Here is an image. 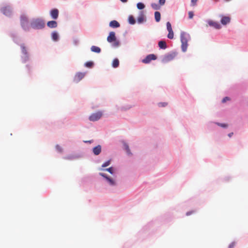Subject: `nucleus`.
<instances>
[{
  "instance_id": "1",
  "label": "nucleus",
  "mask_w": 248,
  "mask_h": 248,
  "mask_svg": "<svg viewBox=\"0 0 248 248\" xmlns=\"http://www.w3.org/2000/svg\"><path fill=\"white\" fill-rule=\"evenodd\" d=\"M181 42L182 43V49L183 52H186L187 47V42L190 38L189 35L185 32H182L181 33Z\"/></svg>"
},
{
  "instance_id": "2",
  "label": "nucleus",
  "mask_w": 248,
  "mask_h": 248,
  "mask_svg": "<svg viewBox=\"0 0 248 248\" xmlns=\"http://www.w3.org/2000/svg\"><path fill=\"white\" fill-rule=\"evenodd\" d=\"M31 25L32 28L35 29H42L45 26V24L44 21L40 18L33 19L31 22Z\"/></svg>"
},
{
  "instance_id": "3",
  "label": "nucleus",
  "mask_w": 248,
  "mask_h": 248,
  "mask_svg": "<svg viewBox=\"0 0 248 248\" xmlns=\"http://www.w3.org/2000/svg\"><path fill=\"white\" fill-rule=\"evenodd\" d=\"M107 41L109 43L114 42V46H118L119 45V43L116 40L115 32L111 31L109 33V35L107 37Z\"/></svg>"
},
{
  "instance_id": "4",
  "label": "nucleus",
  "mask_w": 248,
  "mask_h": 248,
  "mask_svg": "<svg viewBox=\"0 0 248 248\" xmlns=\"http://www.w3.org/2000/svg\"><path fill=\"white\" fill-rule=\"evenodd\" d=\"M103 113L101 111H98L93 113L89 117L90 121L94 122L99 120L102 117Z\"/></svg>"
},
{
  "instance_id": "5",
  "label": "nucleus",
  "mask_w": 248,
  "mask_h": 248,
  "mask_svg": "<svg viewBox=\"0 0 248 248\" xmlns=\"http://www.w3.org/2000/svg\"><path fill=\"white\" fill-rule=\"evenodd\" d=\"M21 48V52L24 55L23 57V60L24 62H26L27 60H29V54L27 52V48L26 47L24 44H22L20 46Z\"/></svg>"
},
{
  "instance_id": "6",
  "label": "nucleus",
  "mask_w": 248,
  "mask_h": 248,
  "mask_svg": "<svg viewBox=\"0 0 248 248\" xmlns=\"http://www.w3.org/2000/svg\"><path fill=\"white\" fill-rule=\"evenodd\" d=\"M21 24L25 30L29 29L28 19L25 16L23 15L21 16Z\"/></svg>"
},
{
  "instance_id": "7",
  "label": "nucleus",
  "mask_w": 248,
  "mask_h": 248,
  "mask_svg": "<svg viewBox=\"0 0 248 248\" xmlns=\"http://www.w3.org/2000/svg\"><path fill=\"white\" fill-rule=\"evenodd\" d=\"M156 57L154 54H149L147 55L146 58L142 60V62L144 63H149L152 60H155L156 59Z\"/></svg>"
},
{
  "instance_id": "8",
  "label": "nucleus",
  "mask_w": 248,
  "mask_h": 248,
  "mask_svg": "<svg viewBox=\"0 0 248 248\" xmlns=\"http://www.w3.org/2000/svg\"><path fill=\"white\" fill-rule=\"evenodd\" d=\"M85 73L82 72L77 73L75 77H74V81L76 82H78L80 81L85 76Z\"/></svg>"
},
{
  "instance_id": "9",
  "label": "nucleus",
  "mask_w": 248,
  "mask_h": 248,
  "mask_svg": "<svg viewBox=\"0 0 248 248\" xmlns=\"http://www.w3.org/2000/svg\"><path fill=\"white\" fill-rule=\"evenodd\" d=\"M2 13L6 16H9L11 14V9L10 7L6 6L2 8L1 10Z\"/></svg>"
},
{
  "instance_id": "10",
  "label": "nucleus",
  "mask_w": 248,
  "mask_h": 248,
  "mask_svg": "<svg viewBox=\"0 0 248 248\" xmlns=\"http://www.w3.org/2000/svg\"><path fill=\"white\" fill-rule=\"evenodd\" d=\"M175 53H172L166 55L164 58V61L165 62H168L172 60L175 57Z\"/></svg>"
},
{
  "instance_id": "11",
  "label": "nucleus",
  "mask_w": 248,
  "mask_h": 248,
  "mask_svg": "<svg viewBox=\"0 0 248 248\" xmlns=\"http://www.w3.org/2000/svg\"><path fill=\"white\" fill-rule=\"evenodd\" d=\"M50 15L53 19H57L59 16V11L57 9H53L50 11Z\"/></svg>"
},
{
  "instance_id": "12",
  "label": "nucleus",
  "mask_w": 248,
  "mask_h": 248,
  "mask_svg": "<svg viewBox=\"0 0 248 248\" xmlns=\"http://www.w3.org/2000/svg\"><path fill=\"white\" fill-rule=\"evenodd\" d=\"M208 24L210 26H212L216 29H219L221 28L220 25L217 22L210 20L208 21Z\"/></svg>"
},
{
  "instance_id": "13",
  "label": "nucleus",
  "mask_w": 248,
  "mask_h": 248,
  "mask_svg": "<svg viewBox=\"0 0 248 248\" xmlns=\"http://www.w3.org/2000/svg\"><path fill=\"white\" fill-rule=\"evenodd\" d=\"M230 20L229 16H222L220 21L222 24L225 25L230 22Z\"/></svg>"
},
{
  "instance_id": "14",
  "label": "nucleus",
  "mask_w": 248,
  "mask_h": 248,
  "mask_svg": "<svg viewBox=\"0 0 248 248\" xmlns=\"http://www.w3.org/2000/svg\"><path fill=\"white\" fill-rule=\"evenodd\" d=\"M47 26L50 28H55L57 27V23L55 21H50L47 23Z\"/></svg>"
},
{
  "instance_id": "15",
  "label": "nucleus",
  "mask_w": 248,
  "mask_h": 248,
  "mask_svg": "<svg viewBox=\"0 0 248 248\" xmlns=\"http://www.w3.org/2000/svg\"><path fill=\"white\" fill-rule=\"evenodd\" d=\"M120 26V24L116 20H112L109 23V26L111 28H118Z\"/></svg>"
},
{
  "instance_id": "16",
  "label": "nucleus",
  "mask_w": 248,
  "mask_h": 248,
  "mask_svg": "<svg viewBox=\"0 0 248 248\" xmlns=\"http://www.w3.org/2000/svg\"><path fill=\"white\" fill-rule=\"evenodd\" d=\"M101 151V147L98 145L93 148V152L95 155H98Z\"/></svg>"
},
{
  "instance_id": "17",
  "label": "nucleus",
  "mask_w": 248,
  "mask_h": 248,
  "mask_svg": "<svg viewBox=\"0 0 248 248\" xmlns=\"http://www.w3.org/2000/svg\"><path fill=\"white\" fill-rule=\"evenodd\" d=\"M158 46L161 49H165L167 48V44L164 41H160L158 42Z\"/></svg>"
},
{
  "instance_id": "18",
  "label": "nucleus",
  "mask_w": 248,
  "mask_h": 248,
  "mask_svg": "<svg viewBox=\"0 0 248 248\" xmlns=\"http://www.w3.org/2000/svg\"><path fill=\"white\" fill-rule=\"evenodd\" d=\"M91 50L92 51L97 53H99L101 52V49L99 47L95 46H93L91 48Z\"/></svg>"
},
{
  "instance_id": "19",
  "label": "nucleus",
  "mask_w": 248,
  "mask_h": 248,
  "mask_svg": "<svg viewBox=\"0 0 248 248\" xmlns=\"http://www.w3.org/2000/svg\"><path fill=\"white\" fill-rule=\"evenodd\" d=\"M51 37L54 41H57L59 39V35L57 32L53 31L51 33Z\"/></svg>"
},
{
  "instance_id": "20",
  "label": "nucleus",
  "mask_w": 248,
  "mask_h": 248,
  "mask_svg": "<svg viewBox=\"0 0 248 248\" xmlns=\"http://www.w3.org/2000/svg\"><path fill=\"white\" fill-rule=\"evenodd\" d=\"M155 18L156 22H159L160 20L161 15L159 12H155Z\"/></svg>"
},
{
  "instance_id": "21",
  "label": "nucleus",
  "mask_w": 248,
  "mask_h": 248,
  "mask_svg": "<svg viewBox=\"0 0 248 248\" xmlns=\"http://www.w3.org/2000/svg\"><path fill=\"white\" fill-rule=\"evenodd\" d=\"M138 22L139 23H141L144 20V16L143 13H141L138 17Z\"/></svg>"
},
{
  "instance_id": "22",
  "label": "nucleus",
  "mask_w": 248,
  "mask_h": 248,
  "mask_svg": "<svg viewBox=\"0 0 248 248\" xmlns=\"http://www.w3.org/2000/svg\"><path fill=\"white\" fill-rule=\"evenodd\" d=\"M119 65V61L118 59H115L112 62V66L114 68H117Z\"/></svg>"
},
{
  "instance_id": "23",
  "label": "nucleus",
  "mask_w": 248,
  "mask_h": 248,
  "mask_svg": "<svg viewBox=\"0 0 248 248\" xmlns=\"http://www.w3.org/2000/svg\"><path fill=\"white\" fill-rule=\"evenodd\" d=\"M129 23L131 24H134L135 23V20L132 16H130L128 17Z\"/></svg>"
},
{
  "instance_id": "24",
  "label": "nucleus",
  "mask_w": 248,
  "mask_h": 248,
  "mask_svg": "<svg viewBox=\"0 0 248 248\" xmlns=\"http://www.w3.org/2000/svg\"><path fill=\"white\" fill-rule=\"evenodd\" d=\"M137 7L138 9L140 10H142L145 8V5L143 3L141 2H139L137 4Z\"/></svg>"
},
{
  "instance_id": "25",
  "label": "nucleus",
  "mask_w": 248,
  "mask_h": 248,
  "mask_svg": "<svg viewBox=\"0 0 248 248\" xmlns=\"http://www.w3.org/2000/svg\"><path fill=\"white\" fill-rule=\"evenodd\" d=\"M107 180L108 182V183H109V184L110 185L114 186L115 185V182L114 180H113L112 179H111L109 177H108V178H107Z\"/></svg>"
},
{
  "instance_id": "26",
  "label": "nucleus",
  "mask_w": 248,
  "mask_h": 248,
  "mask_svg": "<svg viewBox=\"0 0 248 248\" xmlns=\"http://www.w3.org/2000/svg\"><path fill=\"white\" fill-rule=\"evenodd\" d=\"M151 6L154 10H158L160 8V6L157 4L155 3H152Z\"/></svg>"
},
{
  "instance_id": "27",
  "label": "nucleus",
  "mask_w": 248,
  "mask_h": 248,
  "mask_svg": "<svg viewBox=\"0 0 248 248\" xmlns=\"http://www.w3.org/2000/svg\"><path fill=\"white\" fill-rule=\"evenodd\" d=\"M93 63L92 62H88L85 63V66L88 68H91L93 67Z\"/></svg>"
},
{
  "instance_id": "28",
  "label": "nucleus",
  "mask_w": 248,
  "mask_h": 248,
  "mask_svg": "<svg viewBox=\"0 0 248 248\" xmlns=\"http://www.w3.org/2000/svg\"><path fill=\"white\" fill-rule=\"evenodd\" d=\"M169 31V33L168 34V37L170 39H172L173 38V31Z\"/></svg>"
},
{
  "instance_id": "29",
  "label": "nucleus",
  "mask_w": 248,
  "mask_h": 248,
  "mask_svg": "<svg viewBox=\"0 0 248 248\" xmlns=\"http://www.w3.org/2000/svg\"><path fill=\"white\" fill-rule=\"evenodd\" d=\"M167 29L168 31H172L171 25L170 22L167 23Z\"/></svg>"
},
{
  "instance_id": "30",
  "label": "nucleus",
  "mask_w": 248,
  "mask_h": 248,
  "mask_svg": "<svg viewBox=\"0 0 248 248\" xmlns=\"http://www.w3.org/2000/svg\"><path fill=\"white\" fill-rule=\"evenodd\" d=\"M110 160H108L107 162H106L104 163H103L102 164V167H103V168L107 167V166H108L110 164Z\"/></svg>"
},
{
  "instance_id": "31",
  "label": "nucleus",
  "mask_w": 248,
  "mask_h": 248,
  "mask_svg": "<svg viewBox=\"0 0 248 248\" xmlns=\"http://www.w3.org/2000/svg\"><path fill=\"white\" fill-rule=\"evenodd\" d=\"M159 107H164L167 105V103H159L158 104Z\"/></svg>"
},
{
  "instance_id": "32",
  "label": "nucleus",
  "mask_w": 248,
  "mask_h": 248,
  "mask_svg": "<svg viewBox=\"0 0 248 248\" xmlns=\"http://www.w3.org/2000/svg\"><path fill=\"white\" fill-rule=\"evenodd\" d=\"M194 16L193 12L192 11H190L188 12V16L190 19H191L193 18Z\"/></svg>"
},
{
  "instance_id": "33",
  "label": "nucleus",
  "mask_w": 248,
  "mask_h": 248,
  "mask_svg": "<svg viewBox=\"0 0 248 248\" xmlns=\"http://www.w3.org/2000/svg\"><path fill=\"white\" fill-rule=\"evenodd\" d=\"M124 146H125V150H126L127 153L128 154H130L131 153H130V151L128 146L126 144H125Z\"/></svg>"
},
{
  "instance_id": "34",
  "label": "nucleus",
  "mask_w": 248,
  "mask_h": 248,
  "mask_svg": "<svg viewBox=\"0 0 248 248\" xmlns=\"http://www.w3.org/2000/svg\"><path fill=\"white\" fill-rule=\"evenodd\" d=\"M107 170L108 171L109 173H110L111 174H112L113 173V169L112 167H110L109 168H108V169H106V170Z\"/></svg>"
},
{
  "instance_id": "35",
  "label": "nucleus",
  "mask_w": 248,
  "mask_h": 248,
  "mask_svg": "<svg viewBox=\"0 0 248 248\" xmlns=\"http://www.w3.org/2000/svg\"><path fill=\"white\" fill-rule=\"evenodd\" d=\"M217 124L222 127H227L228 125L225 124L217 123Z\"/></svg>"
},
{
  "instance_id": "36",
  "label": "nucleus",
  "mask_w": 248,
  "mask_h": 248,
  "mask_svg": "<svg viewBox=\"0 0 248 248\" xmlns=\"http://www.w3.org/2000/svg\"><path fill=\"white\" fill-rule=\"evenodd\" d=\"M198 0H191V5L192 6H195L196 5Z\"/></svg>"
},
{
  "instance_id": "37",
  "label": "nucleus",
  "mask_w": 248,
  "mask_h": 248,
  "mask_svg": "<svg viewBox=\"0 0 248 248\" xmlns=\"http://www.w3.org/2000/svg\"><path fill=\"white\" fill-rule=\"evenodd\" d=\"M56 149L57 150H58V152H62V148L59 145H57L56 146Z\"/></svg>"
},
{
  "instance_id": "38",
  "label": "nucleus",
  "mask_w": 248,
  "mask_h": 248,
  "mask_svg": "<svg viewBox=\"0 0 248 248\" xmlns=\"http://www.w3.org/2000/svg\"><path fill=\"white\" fill-rule=\"evenodd\" d=\"M235 246V242H232L229 246V248H233Z\"/></svg>"
},
{
  "instance_id": "39",
  "label": "nucleus",
  "mask_w": 248,
  "mask_h": 248,
  "mask_svg": "<svg viewBox=\"0 0 248 248\" xmlns=\"http://www.w3.org/2000/svg\"><path fill=\"white\" fill-rule=\"evenodd\" d=\"M230 100V98H229L228 97H224V98L223 99V100H222V102L223 103H225V102H226V101H227V100Z\"/></svg>"
},
{
  "instance_id": "40",
  "label": "nucleus",
  "mask_w": 248,
  "mask_h": 248,
  "mask_svg": "<svg viewBox=\"0 0 248 248\" xmlns=\"http://www.w3.org/2000/svg\"><path fill=\"white\" fill-rule=\"evenodd\" d=\"M166 0H159V2L161 5H163L165 4Z\"/></svg>"
},
{
  "instance_id": "41",
  "label": "nucleus",
  "mask_w": 248,
  "mask_h": 248,
  "mask_svg": "<svg viewBox=\"0 0 248 248\" xmlns=\"http://www.w3.org/2000/svg\"><path fill=\"white\" fill-rule=\"evenodd\" d=\"M99 174L102 176V177H104L106 178V179L107 180V178H108V177L106 174H104V173H100Z\"/></svg>"
},
{
  "instance_id": "42",
  "label": "nucleus",
  "mask_w": 248,
  "mask_h": 248,
  "mask_svg": "<svg viewBox=\"0 0 248 248\" xmlns=\"http://www.w3.org/2000/svg\"><path fill=\"white\" fill-rule=\"evenodd\" d=\"M194 212V211H190V212H187L186 213V216H189L191 214H193Z\"/></svg>"
},
{
  "instance_id": "43",
  "label": "nucleus",
  "mask_w": 248,
  "mask_h": 248,
  "mask_svg": "<svg viewBox=\"0 0 248 248\" xmlns=\"http://www.w3.org/2000/svg\"><path fill=\"white\" fill-rule=\"evenodd\" d=\"M233 132H231V133H229V134H228V136H229L230 138H231V137L233 135Z\"/></svg>"
},
{
  "instance_id": "44",
  "label": "nucleus",
  "mask_w": 248,
  "mask_h": 248,
  "mask_svg": "<svg viewBox=\"0 0 248 248\" xmlns=\"http://www.w3.org/2000/svg\"><path fill=\"white\" fill-rule=\"evenodd\" d=\"M123 2H126L128 0H120Z\"/></svg>"
}]
</instances>
